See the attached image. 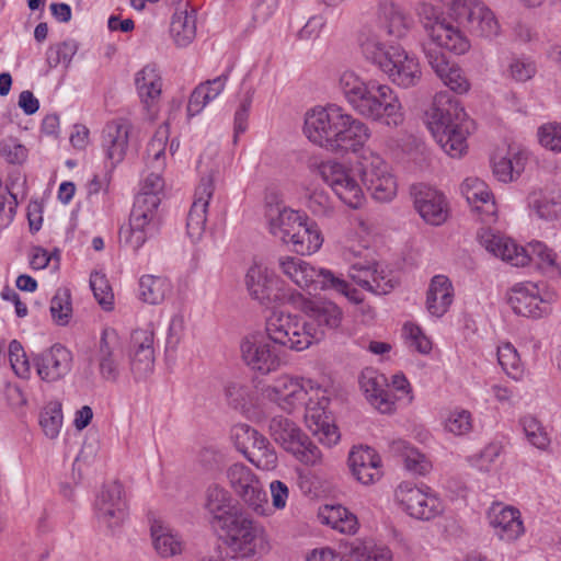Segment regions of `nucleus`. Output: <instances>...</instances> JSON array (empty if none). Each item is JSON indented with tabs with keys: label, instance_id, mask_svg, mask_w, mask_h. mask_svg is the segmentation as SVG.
<instances>
[{
	"label": "nucleus",
	"instance_id": "obj_1",
	"mask_svg": "<svg viewBox=\"0 0 561 561\" xmlns=\"http://www.w3.org/2000/svg\"><path fill=\"white\" fill-rule=\"evenodd\" d=\"M314 337L319 333L306 331V324L296 314L275 311L266 320L265 332H254L241 340V358L252 371L268 375L283 365L282 347L304 351Z\"/></svg>",
	"mask_w": 561,
	"mask_h": 561
},
{
	"label": "nucleus",
	"instance_id": "obj_2",
	"mask_svg": "<svg viewBox=\"0 0 561 561\" xmlns=\"http://www.w3.org/2000/svg\"><path fill=\"white\" fill-rule=\"evenodd\" d=\"M431 14L422 19L430 39L439 47L463 55L471 47L470 39L462 30L473 36L491 39L500 32V24L493 11L481 0H454L450 7V20L428 9ZM427 13V8H424Z\"/></svg>",
	"mask_w": 561,
	"mask_h": 561
},
{
	"label": "nucleus",
	"instance_id": "obj_3",
	"mask_svg": "<svg viewBox=\"0 0 561 561\" xmlns=\"http://www.w3.org/2000/svg\"><path fill=\"white\" fill-rule=\"evenodd\" d=\"M304 131L310 141L332 152L362 151L370 137L364 122L335 104L307 112Z\"/></svg>",
	"mask_w": 561,
	"mask_h": 561
},
{
	"label": "nucleus",
	"instance_id": "obj_4",
	"mask_svg": "<svg viewBox=\"0 0 561 561\" xmlns=\"http://www.w3.org/2000/svg\"><path fill=\"white\" fill-rule=\"evenodd\" d=\"M425 122L434 139L450 157H460L467 149L468 121L465 110L448 92L436 93L425 113Z\"/></svg>",
	"mask_w": 561,
	"mask_h": 561
},
{
	"label": "nucleus",
	"instance_id": "obj_5",
	"mask_svg": "<svg viewBox=\"0 0 561 561\" xmlns=\"http://www.w3.org/2000/svg\"><path fill=\"white\" fill-rule=\"evenodd\" d=\"M348 104L358 115L389 127L404 121L402 104L392 88L377 81H367Z\"/></svg>",
	"mask_w": 561,
	"mask_h": 561
},
{
	"label": "nucleus",
	"instance_id": "obj_6",
	"mask_svg": "<svg viewBox=\"0 0 561 561\" xmlns=\"http://www.w3.org/2000/svg\"><path fill=\"white\" fill-rule=\"evenodd\" d=\"M278 267L298 287L309 294L318 290H334L353 301H360L357 291L351 290L348 283L327 268H317L310 263L295 256H280Z\"/></svg>",
	"mask_w": 561,
	"mask_h": 561
},
{
	"label": "nucleus",
	"instance_id": "obj_7",
	"mask_svg": "<svg viewBox=\"0 0 561 561\" xmlns=\"http://www.w3.org/2000/svg\"><path fill=\"white\" fill-rule=\"evenodd\" d=\"M220 529L225 533L228 548L241 558L263 557L272 550L265 527L242 511L226 517Z\"/></svg>",
	"mask_w": 561,
	"mask_h": 561
},
{
	"label": "nucleus",
	"instance_id": "obj_8",
	"mask_svg": "<svg viewBox=\"0 0 561 561\" xmlns=\"http://www.w3.org/2000/svg\"><path fill=\"white\" fill-rule=\"evenodd\" d=\"M160 197L137 195L129 217V226L121 228L119 240L131 250H139L145 242L154 237L160 228Z\"/></svg>",
	"mask_w": 561,
	"mask_h": 561
},
{
	"label": "nucleus",
	"instance_id": "obj_9",
	"mask_svg": "<svg viewBox=\"0 0 561 561\" xmlns=\"http://www.w3.org/2000/svg\"><path fill=\"white\" fill-rule=\"evenodd\" d=\"M268 431L277 444L304 465L316 466L322 461V453L319 447L290 419L283 415L272 417Z\"/></svg>",
	"mask_w": 561,
	"mask_h": 561
},
{
	"label": "nucleus",
	"instance_id": "obj_10",
	"mask_svg": "<svg viewBox=\"0 0 561 561\" xmlns=\"http://www.w3.org/2000/svg\"><path fill=\"white\" fill-rule=\"evenodd\" d=\"M357 164L363 183L376 201L390 202L396 196V179L379 153L364 149L357 156Z\"/></svg>",
	"mask_w": 561,
	"mask_h": 561
},
{
	"label": "nucleus",
	"instance_id": "obj_11",
	"mask_svg": "<svg viewBox=\"0 0 561 561\" xmlns=\"http://www.w3.org/2000/svg\"><path fill=\"white\" fill-rule=\"evenodd\" d=\"M323 182L348 207L359 208L364 201V192L351 168L336 160H327L317 167Z\"/></svg>",
	"mask_w": 561,
	"mask_h": 561
},
{
	"label": "nucleus",
	"instance_id": "obj_12",
	"mask_svg": "<svg viewBox=\"0 0 561 561\" xmlns=\"http://www.w3.org/2000/svg\"><path fill=\"white\" fill-rule=\"evenodd\" d=\"M231 439L236 448L253 465L263 470L277 466V455L267 438L248 424H236L231 428Z\"/></svg>",
	"mask_w": 561,
	"mask_h": 561
},
{
	"label": "nucleus",
	"instance_id": "obj_13",
	"mask_svg": "<svg viewBox=\"0 0 561 561\" xmlns=\"http://www.w3.org/2000/svg\"><path fill=\"white\" fill-rule=\"evenodd\" d=\"M556 299L554 291L540 288L535 283L518 284L507 296V302L516 314L534 319L548 316Z\"/></svg>",
	"mask_w": 561,
	"mask_h": 561
},
{
	"label": "nucleus",
	"instance_id": "obj_14",
	"mask_svg": "<svg viewBox=\"0 0 561 561\" xmlns=\"http://www.w3.org/2000/svg\"><path fill=\"white\" fill-rule=\"evenodd\" d=\"M227 478L230 486L249 508L257 515H268L267 494L249 467L243 463H233L227 470Z\"/></svg>",
	"mask_w": 561,
	"mask_h": 561
},
{
	"label": "nucleus",
	"instance_id": "obj_15",
	"mask_svg": "<svg viewBox=\"0 0 561 561\" xmlns=\"http://www.w3.org/2000/svg\"><path fill=\"white\" fill-rule=\"evenodd\" d=\"M396 501L413 518L430 520L444 511L442 500L427 486L402 482L396 490Z\"/></svg>",
	"mask_w": 561,
	"mask_h": 561
},
{
	"label": "nucleus",
	"instance_id": "obj_16",
	"mask_svg": "<svg viewBox=\"0 0 561 561\" xmlns=\"http://www.w3.org/2000/svg\"><path fill=\"white\" fill-rule=\"evenodd\" d=\"M94 356L100 376L106 381H117L124 368V346L114 328L102 330Z\"/></svg>",
	"mask_w": 561,
	"mask_h": 561
},
{
	"label": "nucleus",
	"instance_id": "obj_17",
	"mask_svg": "<svg viewBox=\"0 0 561 561\" xmlns=\"http://www.w3.org/2000/svg\"><path fill=\"white\" fill-rule=\"evenodd\" d=\"M307 379L280 375L263 389V396L279 409L291 413L304 407L308 397Z\"/></svg>",
	"mask_w": 561,
	"mask_h": 561
},
{
	"label": "nucleus",
	"instance_id": "obj_18",
	"mask_svg": "<svg viewBox=\"0 0 561 561\" xmlns=\"http://www.w3.org/2000/svg\"><path fill=\"white\" fill-rule=\"evenodd\" d=\"M378 68L398 87H415L422 78L417 59L399 46H389L388 56L379 61Z\"/></svg>",
	"mask_w": 561,
	"mask_h": 561
},
{
	"label": "nucleus",
	"instance_id": "obj_19",
	"mask_svg": "<svg viewBox=\"0 0 561 561\" xmlns=\"http://www.w3.org/2000/svg\"><path fill=\"white\" fill-rule=\"evenodd\" d=\"M154 332L150 328L134 330L128 345L129 370L139 381L150 376L154 368Z\"/></svg>",
	"mask_w": 561,
	"mask_h": 561
},
{
	"label": "nucleus",
	"instance_id": "obj_20",
	"mask_svg": "<svg viewBox=\"0 0 561 561\" xmlns=\"http://www.w3.org/2000/svg\"><path fill=\"white\" fill-rule=\"evenodd\" d=\"M94 508L100 523L108 528L121 526L128 508L123 485L117 481L104 484L96 496Z\"/></svg>",
	"mask_w": 561,
	"mask_h": 561
},
{
	"label": "nucleus",
	"instance_id": "obj_21",
	"mask_svg": "<svg viewBox=\"0 0 561 561\" xmlns=\"http://www.w3.org/2000/svg\"><path fill=\"white\" fill-rule=\"evenodd\" d=\"M218 171L211 170L201 179L195 190L194 202L187 215V234L193 241L199 240L205 231L207 221V209L215 190V179Z\"/></svg>",
	"mask_w": 561,
	"mask_h": 561
},
{
	"label": "nucleus",
	"instance_id": "obj_22",
	"mask_svg": "<svg viewBox=\"0 0 561 561\" xmlns=\"http://www.w3.org/2000/svg\"><path fill=\"white\" fill-rule=\"evenodd\" d=\"M442 48L434 44L432 39L430 43L424 44L423 50L428 65L451 91L458 94L468 92L470 89L468 79L458 66L448 61Z\"/></svg>",
	"mask_w": 561,
	"mask_h": 561
},
{
	"label": "nucleus",
	"instance_id": "obj_23",
	"mask_svg": "<svg viewBox=\"0 0 561 561\" xmlns=\"http://www.w3.org/2000/svg\"><path fill=\"white\" fill-rule=\"evenodd\" d=\"M411 194L414 207L430 225L439 226L447 219L448 209L445 196L437 190L424 184L413 185Z\"/></svg>",
	"mask_w": 561,
	"mask_h": 561
},
{
	"label": "nucleus",
	"instance_id": "obj_24",
	"mask_svg": "<svg viewBox=\"0 0 561 561\" xmlns=\"http://www.w3.org/2000/svg\"><path fill=\"white\" fill-rule=\"evenodd\" d=\"M359 386L368 402L381 413L396 410L393 394L388 389L385 375L374 368H365L359 376Z\"/></svg>",
	"mask_w": 561,
	"mask_h": 561
},
{
	"label": "nucleus",
	"instance_id": "obj_25",
	"mask_svg": "<svg viewBox=\"0 0 561 561\" xmlns=\"http://www.w3.org/2000/svg\"><path fill=\"white\" fill-rule=\"evenodd\" d=\"M34 363L38 376L45 381H56L65 377L71 369L72 354L60 344L37 354Z\"/></svg>",
	"mask_w": 561,
	"mask_h": 561
},
{
	"label": "nucleus",
	"instance_id": "obj_26",
	"mask_svg": "<svg viewBox=\"0 0 561 561\" xmlns=\"http://www.w3.org/2000/svg\"><path fill=\"white\" fill-rule=\"evenodd\" d=\"M478 238L486 251L511 265L525 266L528 264L526 248L519 247L512 239L496 234L486 228H482L478 232Z\"/></svg>",
	"mask_w": 561,
	"mask_h": 561
},
{
	"label": "nucleus",
	"instance_id": "obj_27",
	"mask_svg": "<svg viewBox=\"0 0 561 561\" xmlns=\"http://www.w3.org/2000/svg\"><path fill=\"white\" fill-rule=\"evenodd\" d=\"M488 519L494 535L503 541H514L525 531L520 512L512 506L493 504L488 512Z\"/></svg>",
	"mask_w": 561,
	"mask_h": 561
},
{
	"label": "nucleus",
	"instance_id": "obj_28",
	"mask_svg": "<svg viewBox=\"0 0 561 561\" xmlns=\"http://www.w3.org/2000/svg\"><path fill=\"white\" fill-rule=\"evenodd\" d=\"M348 465L353 476L362 484H373L382 477L381 459L368 446L354 447L348 456Z\"/></svg>",
	"mask_w": 561,
	"mask_h": 561
},
{
	"label": "nucleus",
	"instance_id": "obj_29",
	"mask_svg": "<svg viewBox=\"0 0 561 561\" xmlns=\"http://www.w3.org/2000/svg\"><path fill=\"white\" fill-rule=\"evenodd\" d=\"M131 124L125 118L108 122L102 131V147L112 164L123 161L126 156Z\"/></svg>",
	"mask_w": 561,
	"mask_h": 561
},
{
	"label": "nucleus",
	"instance_id": "obj_30",
	"mask_svg": "<svg viewBox=\"0 0 561 561\" xmlns=\"http://www.w3.org/2000/svg\"><path fill=\"white\" fill-rule=\"evenodd\" d=\"M348 276L358 286L376 295H386L394 287L393 279L383 271H378L377 264L366 261L351 262Z\"/></svg>",
	"mask_w": 561,
	"mask_h": 561
},
{
	"label": "nucleus",
	"instance_id": "obj_31",
	"mask_svg": "<svg viewBox=\"0 0 561 561\" xmlns=\"http://www.w3.org/2000/svg\"><path fill=\"white\" fill-rule=\"evenodd\" d=\"M461 193L467 202L481 215L484 222H492L496 217L493 194L485 182L478 178H467L461 184Z\"/></svg>",
	"mask_w": 561,
	"mask_h": 561
},
{
	"label": "nucleus",
	"instance_id": "obj_32",
	"mask_svg": "<svg viewBox=\"0 0 561 561\" xmlns=\"http://www.w3.org/2000/svg\"><path fill=\"white\" fill-rule=\"evenodd\" d=\"M300 321L306 324V331L312 333L318 332L319 337L312 339L310 345L322 340L324 329H335L340 325L342 320V311L332 301H320L313 304L308 312V320L297 316Z\"/></svg>",
	"mask_w": 561,
	"mask_h": 561
},
{
	"label": "nucleus",
	"instance_id": "obj_33",
	"mask_svg": "<svg viewBox=\"0 0 561 561\" xmlns=\"http://www.w3.org/2000/svg\"><path fill=\"white\" fill-rule=\"evenodd\" d=\"M386 37L382 24L377 23L376 20L365 24L358 33L357 41L364 57L376 66L388 56L389 47L385 43Z\"/></svg>",
	"mask_w": 561,
	"mask_h": 561
},
{
	"label": "nucleus",
	"instance_id": "obj_34",
	"mask_svg": "<svg viewBox=\"0 0 561 561\" xmlns=\"http://www.w3.org/2000/svg\"><path fill=\"white\" fill-rule=\"evenodd\" d=\"M306 214L287 208L285 206H270L267 209L270 232L289 244L291 233L305 218Z\"/></svg>",
	"mask_w": 561,
	"mask_h": 561
},
{
	"label": "nucleus",
	"instance_id": "obj_35",
	"mask_svg": "<svg viewBox=\"0 0 561 561\" xmlns=\"http://www.w3.org/2000/svg\"><path fill=\"white\" fill-rule=\"evenodd\" d=\"M170 34L179 47H186L196 36V12L188 3L176 5L170 23Z\"/></svg>",
	"mask_w": 561,
	"mask_h": 561
},
{
	"label": "nucleus",
	"instance_id": "obj_36",
	"mask_svg": "<svg viewBox=\"0 0 561 561\" xmlns=\"http://www.w3.org/2000/svg\"><path fill=\"white\" fill-rule=\"evenodd\" d=\"M454 300V288L445 275H435L426 294V309L431 316L440 318L449 309Z\"/></svg>",
	"mask_w": 561,
	"mask_h": 561
},
{
	"label": "nucleus",
	"instance_id": "obj_37",
	"mask_svg": "<svg viewBox=\"0 0 561 561\" xmlns=\"http://www.w3.org/2000/svg\"><path fill=\"white\" fill-rule=\"evenodd\" d=\"M322 243L323 237L317 222L309 219L307 215L298 225L295 232L291 233L289 240L293 251L301 255L316 253L321 248Z\"/></svg>",
	"mask_w": 561,
	"mask_h": 561
},
{
	"label": "nucleus",
	"instance_id": "obj_38",
	"mask_svg": "<svg viewBox=\"0 0 561 561\" xmlns=\"http://www.w3.org/2000/svg\"><path fill=\"white\" fill-rule=\"evenodd\" d=\"M205 507L211 515V524L219 528L226 524V517L241 512L232 505L230 493L217 484L210 485L207 489Z\"/></svg>",
	"mask_w": 561,
	"mask_h": 561
},
{
	"label": "nucleus",
	"instance_id": "obj_39",
	"mask_svg": "<svg viewBox=\"0 0 561 561\" xmlns=\"http://www.w3.org/2000/svg\"><path fill=\"white\" fill-rule=\"evenodd\" d=\"M150 535L153 549L161 558H173L183 552L181 536L162 522L154 520L151 524Z\"/></svg>",
	"mask_w": 561,
	"mask_h": 561
},
{
	"label": "nucleus",
	"instance_id": "obj_40",
	"mask_svg": "<svg viewBox=\"0 0 561 561\" xmlns=\"http://www.w3.org/2000/svg\"><path fill=\"white\" fill-rule=\"evenodd\" d=\"M135 84L138 95L145 107L149 111L162 92V78L154 65H146L136 73Z\"/></svg>",
	"mask_w": 561,
	"mask_h": 561
},
{
	"label": "nucleus",
	"instance_id": "obj_41",
	"mask_svg": "<svg viewBox=\"0 0 561 561\" xmlns=\"http://www.w3.org/2000/svg\"><path fill=\"white\" fill-rule=\"evenodd\" d=\"M276 280L268 278V276L261 270L260 266H252L245 275V284L251 297L260 304H270L276 301L279 297L273 293V283Z\"/></svg>",
	"mask_w": 561,
	"mask_h": 561
},
{
	"label": "nucleus",
	"instance_id": "obj_42",
	"mask_svg": "<svg viewBox=\"0 0 561 561\" xmlns=\"http://www.w3.org/2000/svg\"><path fill=\"white\" fill-rule=\"evenodd\" d=\"M322 524L331 526L342 534H354L357 530V517L341 505H325L319 511Z\"/></svg>",
	"mask_w": 561,
	"mask_h": 561
},
{
	"label": "nucleus",
	"instance_id": "obj_43",
	"mask_svg": "<svg viewBox=\"0 0 561 561\" xmlns=\"http://www.w3.org/2000/svg\"><path fill=\"white\" fill-rule=\"evenodd\" d=\"M526 251L528 263H533L549 277L561 276V267L557 263V254L552 249L540 241H533L528 243Z\"/></svg>",
	"mask_w": 561,
	"mask_h": 561
},
{
	"label": "nucleus",
	"instance_id": "obj_44",
	"mask_svg": "<svg viewBox=\"0 0 561 561\" xmlns=\"http://www.w3.org/2000/svg\"><path fill=\"white\" fill-rule=\"evenodd\" d=\"M376 21L382 24L386 36L394 38L403 37L411 26V20L394 5L383 7Z\"/></svg>",
	"mask_w": 561,
	"mask_h": 561
},
{
	"label": "nucleus",
	"instance_id": "obj_45",
	"mask_svg": "<svg viewBox=\"0 0 561 561\" xmlns=\"http://www.w3.org/2000/svg\"><path fill=\"white\" fill-rule=\"evenodd\" d=\"M170 291L171 284L164 277L144 275L139 280V297L144 302L161 304Z\"/></svg>",
	"mask_w": 561,
	"mask_h": 561
},
{
	"label": "nucleus",
	"instance_id": "obj_46",
	"mask_svg": "<svg viewBox=\"0 0 561 561\" xmlns=\"http://www.w3.org/2000/svg\"><path fill=\"white\" fill-rule=\"evenodd\" d=\"M391 448L401 456L405 468L412 473L424 476L431 470L432 465L430 460L408 442L402 439L394 440Z\"/></svg>",
	"mask_w": 561,
	"mask_h": 561
},
{
	"label": "nucleus",
	"instance_id": "obj_47",
	"mask_svg": "<svg viewBox=\"0 0 561 561\" xmlns=\"http://www.w3.org/2000/svg\"><path fill=\"white\" fill-rule=\"evenodd\" d=\"M525 168V158L520 153L495 157L493 159V174L504 183L513 181Z\"/></svg>",
	"mask_w": 561,
	"mask_h": 561
},
{
	"label": "nucleus",
	"instance_id": "obj_48",
	"mask_svg": "<svg viewBox=\"0 0 561 561\" xmlns=\"http://www.w3.org/2000/svg\"><path fill=\"white\" fill-rule=\"evenodd\" d=\"M308 397L304 407L307 411V417L320 420L329 407L330 399L328 392L318 382L307 379Z\"/></svg>",
	"mask_w": 561,
	"mask_h": 561
},
{
	"label": "nucleus",
	"instance_id": "obj_49",
	"mask_svg": "<svg viewBox=\"0 0 561 561\" xmlns=\"http://www.w3.org/2000/svg\"><path fill=\"white\" fill-rule=\"evenodd\" d=\"M168 134V125L160 126L147 146L148 164L157 171L163 170L165 165Z\"/></svg>",
	"mask_w": 561,
	"mask_h": 561
},
{
	"label": "nucleus",
	"instance_id": "obj_50",
	"mask_svg": "<svg viewBox=\"0 0 561 561\" xmlns=\"http://www.w3.org/2000/svg\"><path fill=\"white\" fill-rule=\"evenodd\" d=\"M351 556L357 561H392L391 550L373 541H358L351 548Z\"/></svg>",
	"mask_w": 561,
	"mask_h": 561
},
{
	"label": "nucleus",
	"instance_id": "obj_51",
	"mask_svg": "<svg viewBox=\"0 0 561 561\" xmlns=\"http://www.w3.org/2000/svg\"><path fill=\"white\" fill-rule=\"evenodd\" d=\"M524 434L527 440L537 449L547 451L549 449L551 439L539 420L531 415H526L520 420Z\"/></svg>",
	"mask_w": 561,
	"mask_h": 561
},
{
	"label": "nucleus",
	"instance_id": "obj_52",
	"mask_svg": "<svg viewBox=\"0 0 561 561\" xmlns=\"http://www.w3.org/2000/svg\"><path fill=\"white\" fill-rule=\"evenodd\" d=\"M50 313L58 325L69 323L72 316L70 291L67 288H59L50 301Z\"/></svg>",
	"mask_w": 561,
	"mask_h": 561
},
{
	"label": "nucleus",
	"instance_id": "obj_53",
	"mask_svg": "<svg viewBox=\"0 0 561 561\" xmlns=\"http://www.w3.org/2000/svg\"><path fill=\"white\" fill-rule=\"evenodd\" d=\"M90 287L94 298L105 311L113 310L114 295L105 275L100 272H93L90 275Z\"/></svg>",
	"mask_w": 561,
	"mask_h": 561
},
{
	"label": "nucleus",
	"instance_id": "obj_54",
	"mask_svg": "<svg viewBox=\"0 0 561 561\" xmlns=\"http://www.w3.org/2000/svg\"><path fill=\"white\" fill-rule=\"evenodd\" d=\"M39 424L47 437H57L62 424L61 405L59 403H49L46 405L41 413Z\"/></svg>",
	"mask_w": 561,
	"mask_h": 561
},
{
	"label": "nucleus",
	"instance_id": "obj_55",
	"mask_svg": "<svg viewBox=\"0 0 561 561\" xmlns=\"http://www.w3.org/2000/svg\"><path fill=\"white\" fill-rule=\"evenodd\" d=\"M536 213L540 218L561 219V191H551L535 202Z\"/></svg>",
	"mask_w": 561,
	"mask_h": 561
},
{
	"label": "nucleus",
	"instance_id": "obj_56",
	"mask_svg": "<svg viewBox=\"0 0 561 561\" xmlns=\"http://www.w3.org/2000/svg\"><path fill=\"white\" fill-rule=\"evenodd\" d=\"M28 156L27 148L18 138L7 137L0 140V157L8 163L22 164Z\"/></svg>",
	"mask_w": 561,
	"mask_h": 561
},
{
	"label": "nucleus",
	"instance_id": "obj_57",
	"mask_svg": "<svg viewBox=\"0 0 561 561\" xmlns=\"http://www.w3.org/2000/svg\"><path fill=\"white\" fill-rule=\"evenodd\" d=\"M497 360L507 375L516 378L520 370V359L512 344L505 343L497 347Z\"/></svg>",
	"mask_w": 561,
	"mask_h": 561
},
{
	"label": "nucleus",
	"instance_id": "obj_58",
	"mask_svg": "<svg viewBox=\"0 0 561 561\" xmlns=\"http://www.w3.org/2000/svg\"><path fill=\"white\" fill-rule=\"evenodd\" d=\"M445 428L455 435H466L472 430L471 413L467 410L450 412L445 421Z\"/></svg>",
	"mask_w": 561,
	"mask_h": 561
},
{
	"label": "nucleus",
	"instance_id": "obj_59",
	"mask_svg": "<svg viewBox=\"0 0 561 561\" xmlns=\"http://www.w3.org/2000/svg\"><path fill=\"white\" fill-rule=\"evenodd\" d=\"M366 83L367 81H364L360 76L353 70H344L339 77V88L347 103L359 93Z\"/></svg>",
	"mask_w": 561,
	"mask_h": 561
},
{
	"label": "nucleus",
	"instance_id": "obj_60",
	"mask_svg": "<svg viewBox=\"0 0 561 561\" xmlns=\"http://www.w3.org/2000/svg\"><path fill=\"white\" fill-rule=\"evenodd\" d=\"M9 359L14 373L26 378L30 374V363L22 344L18 340H12L9 344Z\"/></svg>",
	"mask_w": 561,
	"mask_h": 561
},
{
	"label": "nucleus",
	"instance_id": "obj_61",
	"mask_svg": "<svg viewBox=\"0 0 561 561\" xmlns=\"http://www.w3.org/2000/svg\"><path fill=\"white\" fill-rule=\"evenodd\" d=\"M538 137L540 144L551 150L561 152V125L548 124L539 128Z\"/></svg>",
	"mask_w": 561,
	"mask_h": 561
},
{
	"label": "nucleus",
	"instance_id": "obj_62",
	"mask_svg": "<svg viewBox=\"0 0 561 561\" xmlns=\"http://www.w3.org/2000/svg\"><path fill=\"white\" fill-rule=\"evenodd\" d=\"M227 400L234 409H244L250 401V390L239 382H230L225 389Z\"/></svg>",
	"mask_w": 561,
	"mask_h": 561
},
{
	"label": "nucleus",
	"instance_id": "obj_63",
	"mask_svg": "<svg viewBox=\"0 0 561 561\" xmlns=\"http://www.w3.org/2000/svg\"><path fill=\"white\" fill-rule=\"evenodd\" d=\"M75 54L76 46L72 43L64 42L58 44L55 48H49L47 60L50 67H56L59 64L68 66Z\"/></svg>",
	"mask_w": 561,
	"mask_h": 561
},
{
	"label": "nucleus",
	"instance_id": "obj_64",
	"mask_svg": "<svg viewBox=\"0 0 561 561\" xmlns=\"http://www.w3.org/2000/svg\"><path fill=\"white\" fill-rule=\"evenodd\" d=\"M403 331L407 337L411 341V346H413L417 352L421 354H428L431 352L432 342L426 335H424L419 325L405 323Z\"/></svg>",
	"mask_w": 561,
	"mask_h": 561
}]
</instances>
